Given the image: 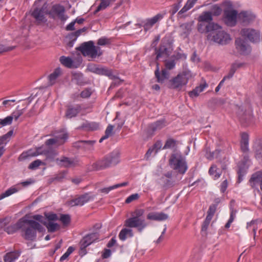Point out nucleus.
Instances as JSON below:
<instances>
[{"mask_svg": "<svg viewBox=\"0 0 262 262\" xmlns=\"http://www.w3.org/2000/svg\"><path fill=\"white\" fill-rule=\"evenodd\" d=\"M45 231V228L38 222L23 217L21 235L25 240L35 241L37 232L42 233Z\"/></svg>", "mask_w": 262, "mask_h": 262, "instance_id": "1", "label": "nucleus"}, {"mask_svg": "<svg viewBox=\"0 0 262 262\" xmlns=\"http://www.w3.org/2000/svg\"><path fill=\"white\" fill-rule=\"evenodd\" d=\"M144 212L145 211L143 209H136L132 213V216L125 221L124 226L136 228L139 232H142L147 226L144 218L142 217Z\"/></svg>", "mask_w": 262, "mask_h": 262, "instance_id": "2", "label": "nucleus"}, {"mask_svg": "<svg viewBox=\"0 0 262 262\" xmlns=\"http://www.w3.org/2000/svg\"><path fill=\"white\" fill-rule=\"evenodd\" d=\"M169 163L172 169L181 174H184L188 169L186 158L180 152L171 154Z\"/></svg>", "mask_w": 262, "mask_h": 262, "instance_id": "3", "label": "nucleus"}, {"mask_svg": "<svg viewBox=\"0 0 262 262\" xmlns=\"http://www.w3.org/2000/svg\"><path fill=\"white\" fill-rule=\"evenodd\" d=\"M119 162L120 152L118 150H114L105 156L102 159L96 162L94 166L97 170L104 169L115 166Z\"/></svg>", "mask_w": 262, "mask_h": 262, "instance_id": "4", "label": "nucleus"}, {"mask_svg": "<svg viewBox=\"0 0 262 262\" xmlns=\"http://www.w3.org/2000/svg\"><path fill=\"white\" fill-rule=\"evenodd\" d=\"M238 19V12L232 8L231 4H229L223 11V20L225 24L229 27H234L236 25Z\"/></svg>", "mask_w": 262, "mask_h": 262, "instance_id": "5", "label": "nucleus"}, {"mask_svg": "<svg viewBox=\"0 0 262 262\" xmlns=\"http://www.w3.org/2000/svg\"><path fill=\"white\" fill-rule=\"evenodd\" d=\"M221 29V28L209 33L207 36L208 39L220 45H226L230 41V36L229 34Z\"/></svg>", "mask_w": 262, "mask_h": 262, "instance_id": "6", "label": "nucleus"}, {"mask_svg": "<svg viewBox=\"0 0 262 262\" xmlns=\"http://www.w3.org/2000/svg\"><path fill=\"white\" fill-rule=\"evenodd\" d=\"M99 49V47L94 46L93 41H89L83 43L78 48V50L81 52L83 55L95 58L97 56L100 55V54H98V50Z\"/></svg>", "mask_w": 262, "mask_h": 262, "instance_id": "7", "label": "nucleus"}, {"mask_svg": "<svg viewBox=\"0 0 262 262\" xmlns=\"http://www.w3.org/2000/svg\"><path fill=\"white\" fill-rule=\"evenodd\" d=\"M99 238L97 233H91L85 235L80 241L79 254L83 256L87 253L86 247L95 242Z\"/></svg>", "mask_w": 262, "mask_h": 262, "instance_id": "8", "label": "nucleus"}, {"mask_svg": "<svg viewBox=\"0 0 262 262\" xmlns=\"http://www.w3.org/2000/svg\"><path fill=\"white\" fill-rule=\"evenodd\" d=\"M172 50L171 43L165 42V39L163 38L159 48L155 49L156 55V60H158L160 58H167L170 55Z\"/></svg>", "mask_w": 262, "mask_h": 262, "instance_id": "9", "label": "nucleus"}, {"mask_svg": "<svg viewBox=\"0 0 262 262\" xmlns=\"http://www.w3.org/2000/svg\"><path fill=\"white\" fill-rule=\"evenodd\" d=\"M65 12L66 9L64 6L59 4H56L53 5L51 9L47 13L52 19H55L57 18L61 21H64L68 17L65 14Z\"/></svg>", "mask_w": 262, "mask_h": 262, "instance_id": "10", "label": "nucleus"}, {"mask_svg": "<svg viewBox=\"0 0 262 262\" xmlns=\"http://www.w3.org/2000/svg\"><path fill=\"white\" fill-rule=\"evenodd\" d=\"M241 35L249 41L253 43L259 42L260 34L259 31L252 28L243 29L241 32Z\"/></svg>", "mask_w": 262, "mask_h": 262, "instance_id": "11", "label": "nucleus"}, {"mask_svg": "<svg viewBox=\"0 0 262 262\" xmlns=\"http://www.w3.org/2000/svg\"><path fill=\"white\" fill-rule=\"evenodd\" d=\"M221 28V26L214 23L198 21L197 24L198 31L201 33H210L213 31Z\"/></svg>", "mask_w": 262, "mask_h": 262, "instance_id": "12", "label": "nucleus"}, {"mask_svg": "<svg viewBox=\"0 0 262 262\" xmlns=\"http://www.w3.org/2000/svg\"><path fill=\"white\" fill-rule=\"evenodd\" d=\"M89 68L93 72L99 75L107 76L112 80H115L118 78V77L114 74L111 69L106 67L94 65L92 67H89Z\"/></svg>", "mask_w": 262, "mask_h": 262, "instance_id": "13", "label": "nucleus"}, {"mask_svg": "<svg viewBox=\"0 0 262 262\" xmlns=\"http://www.w3.org/2000/svg\"><path fill=\"white\" fill-rule=\"evenodd\" d=\"M94 197V195H91L90 193H85L77 198L71 200L69 201V204L72 207L77 206H81L88 202L90 200H93Z\"/></svg>", "mask_w": 262, "mask_h": 262, "instance_id": "14", "label": "nucleus"}, {"mask_svg": "<svg viewBox=\"0 0 262 262\" xmlns=\"http://www.w3.org/2000/svg\"><path fill=\"white\" fill-rule=\"evenodd\" d=\"M56 164L60 167L69 168L75 167L78 164V161L74 158L62 156L60 159H56Z\"/></svg>", "mask_w": 262, "mask_h": 262, "instance_id": "15", "label": "nucleus"}, {"mask_svg": "<svg viewBox=\"0 0 262 262\" xmlns=\"http://www.w3.org/2000/svg\"><path fill=\"white\" fill-rule=\"evenodd\" d=\"M249 184L252 188H256L259 192L260 191L257 187L259 185L262 191V171H258L253 173L249 180Z\"/></svg>", "mask_w": 262, "mask_h": 262, "instance_id": "16", "label": "nucleus"}, {"mask_svg": "<svg viewBox=\"0 0 262 262\" xmlns=\"http://www.w3.org/2000/svg\"><path fill=\"white\" fill-rule=\"evenodd\" d=\"M160 181L162 183V188L165 190L175 185V181L172 178L171 171H168L164 174L160 178Z\"/></svg>", "mask_w": 262, "mask_h": 262, "instance_id": "17", "label": "nucleus"}, {"mask_svg": "<svg viewBox=\"0 0 262 262\" xmlns=\"http://www.w3.org/2000/svg\"><path fill=\"white\" fill-rule=\"evenodd\" d=\"M235 44L236 49L241 54L246 55L250 53V46L243 39L237 38L235 40Z\"/></svg>", "mask_w": 262, "mask_h": 262, "instance_id": "18", "label": "nucleus"}, {"mask_svg": "<svg viewBox=\"0 0 262 262\" xmlns=\"http://www.w3.org/2000/svg\"><path fill=\"white\" fill-rule=\"evenodd\" d=\"M255 16L248 11H242L238 14V20L244 25H248L254 20Z\"/></svg>", "mask_w": 262, "mask_h": 262, "instance_id": "19", "label": "nucleus"}, {"mask_svg": "<svg viewBox=\"0 0 262 262\" xmlns=\"http://www.w3.org/2000/svg\"><path fill=\"white\" fill-rule=\"evenodd\" d=\"M31 15L35 18L37 25L45 23L47 21L42 9L35 8L32 12Z\"/></svg>", "mask_w": 262, "mask_h": 262, "instance_id": "20", "label": "nucleus"}, {"mask_svg": "<svg viewBox=\"0 0 262 262\" xmlns=\"http://www.w3.org/2000/svg\"><path fill=\"white\" fill-rule=\"evenodd\" d=\"M157 68L155 71V75L158 82L167 80L169 78V72L166 69H163L161 72L159 71V63L156 62Z\"/></svg>", "mask_w": 262, "mask_h": 262, "instance_id": "21", "label": "nucleus"}, {"mask_svg": "<svg viewBox=\"0 0 262 262\" xmlns=\"http://www.w3.org/2000/svg\"><path fill=\"white\" fill-rule=\"evenodd\" d=\"M163 17V15L159 13L153 17L146 19L143 25L144 31L147 32L148 30L150 29L155 24H156L159 20L162 19Z\"/></svg>", "mask_w": 262, "mask_h": 262, "instance_id": "22", "label": "nucleus"}, {"mask_svg": "<svg viewBox=\"0 0 262 262\" xmlns=\"http://www.w3.org/2000/svg\"><path fill=\"white\" fill-rule=\"evenodd\" d=\"M192 74L188 70H184L176 77L172 78L170 82H187L191 80Z\"/></svg>", "mask_w": 262, "mask_h": 262, "instance_id": "23", "label": "nucleus"}, {"mask_svg": "<svg viewBox=\"0 0 262 262\" xmlns=\"http://www.w3.org/2000/svg\"><path fill=\"white\" fill-rule=\"evenodd\" d=\"M168 218V215L164 212H150L147 215V220L156 221H165Z\"/></svg>", "mask_w": 262, "mask_h": 262, "instance_id": "24", "label": "nucleus"}, {"mask_svg": "<svg viewBox=\"0 0 262 262\" xmlns=\"http://www.w3.org/2000/svg\"><path fill=\"white\" fill-rule=\"evenodd\" d=\"M43 155L45 156V161L47 162H56L55 157L57 156L58 152L53 149L45 148L43 146Z\"/></svg>", "mask_w": 262, "mask_h": 262, "instance_id": "25", "label": "nucleus"}, {"mask_svg": "<svg viewBox=\"0 0 262 262\" xmlns=\"http://www.w3.org/2000/svg\"><path fill=\"white\" fill-rule=\"evenodd\" d=\"M23 221V217L20 218L15 224L6 227L5 229V231L9 234H12L17 232L18 230H20L21 231Z\"/></svg>", "mask_w": 262, "mask_h": 262, "instance_id": "26", "label": "nucleus"}, {"mask_svg": "<svg viewBox=\"0 0 262 262\" xmlns=\"http://www.w3.org/2000/svg\"><path fill=\"white\" fill-rule=\"evenodd\" d=\"M21 251L20 250H15L7 253L4 256L5 262H14L20 255Z\"/></svg>", "mask_w": 262, "mask_h": 262, "instance_id": "27", "label": "nucleus"}, {"mask_svg": "<svg viewBox=\"0 0 262 262\" xmlns=\"http://www.w3.org/2000/svg\"><path fill=\"white\" fill-rule=\"evenodd\" d=\"M123 228L119 233L118 237L122 241H125L127 238L134 236L133 230L132 228L126 227Z\"/></svg>", "mask_w": 262, "mask_h": 262, "instance_id": "28", "label": "nucleus"}, {"mask_svg": "<svg viewBox=\"0 0 262 262\" xmlns=\"http://www.w3.org/2000/svg\"><path fill=\"white\" fill-rule=\"evenodd\" d=\"M166 122L165 119H161L149 125V129L152 132L160 130L165 126Z\"/></svg>", "mask_w": 262, "mask_h": 262, "instance_id": "29", "label": "nucleus"}, {"mask_svg": "<svg viewBox=\"0 0 262 262\" xmlns=\"http://www.w3.org/2000/svg\"><path fill=\"white\" fill-rule=\"evenodd\" d=\"M78 128L84 129L86 131H94L99 128V124L96 122H86L82 123Z\"/></svg>", "mask_w": 262, "mask_h": 262, "instance_id": "30", "label": "nucleus"}, {"mask_svg": "<svg viewBox=\"0 0 262 262\" xmlns=\"http://www.w3.org/2000/svg\"><path fill=\"white\" fill-rule=\"evenodd\" d=\"M80 111L81 106L79 105H77L75 107L70 106L67 109L66 116L68 118H72L76 117Z\"/></svg>", "mask_w": 262, "mask_h": 262, "instance_id": "31", "label": "nucleus"}, {"mask_svg": "<svg viewBox=\"0 0 262 262\" xmlns=\"http://www.w3.org/2000/svg\"><path fill=\"white\" fill-rule=\"evenodd\" d=\"M212 13L210 11H204L198 17V21L206 23H213Z\"/></svg>", "mask_w": 262, "mask_h": 262, "instance_id": "32", "label": "nucleus"}, {"mask_svg": "<svg viewBox=\"0 0 262 262\" xmlns=\"http://www.w3.org/2000/svg\"><path fill=\"white\" fill-rule=\"evenodd\" d=\"M208 86L207 83H203L199 86H196L193 90L189 92L188 95L191 98L196 97L199 95V94L203 91L204 89Z\"/></svg>", "mask_w": 262, "mask_h": 262, "instance_id": "33", "label": "nucleus"}, {"mask_svg": "<svg viewBox=\"0 0 262 262\" xmlns=\"http://www.w3.org/2000/svg\"><path fill=\"white\" fill-rule=\"evenodd\" d=\"M249 135L246 133L241 134V147L243 151L248 150Z\"/></svg>", "mask_w": 262, "mask_h": 262, "instance_id": "34", "label": "nucleus"}, {"mask_svg": "<svg viewBox=\"0 0 262 262\" xmlns=\"http://www.w3.org/2000/svg\"><path fill=\"white\" fill-rule=\"evenodd\" d=\"M193 22H189L184 23L180 25V28L182 30V33L186 36H187L192 30V26Z\"/></svg>", "mask_w": 262, "mask_h": 262, "instance_id": "35", "label": "nucleus"}, {"mask_svg": "<svg viewBox=\"0 0 262 262\" xmlns=\"http://www.w3.org/2000/svg\"><path fill=\"white\" fill-rule=\"evenodd\" d=\"M59 61L60 63L66 67L69 68H72L74 67L73 65V61L69 57H66L64 56H61L60 57Z\"/></svg>", "mask_w": 262, "mask_h": 262, "instance_id": "36", "label": "nucleus"}, {"mask_svg": "<svg viewBox=\"0 0 262 262\" xmlns=\"http://www.w3.org/2000/svg\"><path fill=\"white\" fill-rule=\"evenodd\" d=\"M243 66V63H234L232 65L230 71L228 75L225 76L224 78L221 81V82H224L225 80L229 79L232 77L235 73L237 69Z\"/></svg>", "mask_w": 262, "mask_h": 262, "instance_id": "37", "label": "nucleus"}, {"mask_svg": "<svg viewBox=\"0 0 262 262\" xmlns=\"http://www.w3.org/2000/svg\"><path fill=\"white\" fill-rule=\"evenodd\" d=\"M43 225L46 227L49 232H54L60 228V226L57 223L53 222H49L43 223Z\"/></svg>", "mask_w": 262, "mask_h": 262, "instance_id": "38", "label": "nucleus"}, {"mask_svg": "<svg viewBox=\"0 0 262 262\" xmlns=\"http://www.w3.org/2000/svg\"><path fill=\"white\" fill-rule=\"evenodd\" d=\"M115 1V0H101L99 5L94 12V13L95 14L100 10L105 9L110 5L111 3H113Z\"/></svg>", "mask_w": 262, "mask_h": 262, "instance_id": "39", "label": "nucleus"}, {"mask_svg": "<svg viewBox=\"0 0 262 262\" xmlns=\"http://www.w3.org/2000/svg\"><path fill=\"white\" fill-rule=\"evenodd\" d=\"M128 185V182H123L120 184L114 185L112 186H110L107 188H104L100 190V192L104 193H108L111 190L116 189L120 187L125 186Z\"/></svg>", "mask_w": 262, "mask_h": 262, "instance_id": "40", "label": "nucleus"}, {"mask_svg": "<svg viewBox=\"0 0 262 262\" xmlns=\"http://www.w3.org/2000/svg\"><path fill=\"white\" fill-rule=\"evenodd\" d=\"M220 151L218 149H216L213 151H211L210 149L207 147L206 148L205 157L207 159L212 160L215 157L216 158L220 154Z\"/></svg>", "mask_w": 262, "mask_h": 262, "instance_id": "41", "label": "nucleus"}, {"mask_svg": "<svg viewBox=\"0 0 262 262\" xmlns=\"http://www.w3.org/2000/svg\"><path fill=\"white\" fill-rule=\"evenodd\" d=\"M13 134V130H10L7 134L0 136V146L3 144H6L10 141Z\"/></svg>", "mask_w": 262, "mask_h": 262, "instance_id": "42", "label": "nucleus"}, {"mask_svg": "<svg viewBox=\"0 0 262 262\" xmlns=\"http://www.w3.org/2000/svg\"><path fill=\"white\" fill-rule=\"evenodd\" d=\"M178 141L172 138H168L165 142V143L163 147V149H169L175 147L177 145Z\"/></svg>", "mask_w": 262, "mask_h": 262, "instance_id": "43", "label": "nucleus"}, {"mask_svg": "<svg viewBox=\"0 0 262 262\" xmlns=\"http://www.w3.org/2000/svg\"><path fill=\"white\" fill-rule=\"evenodd\" d=\"M61 70L59 68L55 69L54 72L48 76V80L50 81H54L61 74Z\"/></svg>", "mask_w": 262, "mask_h": 262, "instance_id": "44", "label": "nucleus"}, {"mask_svg": "<svg viewBox=\"0 0 262 262\" xmlns=\"http://www.w3.org/2000/svg\"><path fill=\"white\" fill-rule=\"evenodd\" d=\"M58 139V145H62L65 143L68 138V134L67 133L61 132L58 135L55 136Z\"/></svg>", "mask_w": 262, "mask_h": 262, "instance_id": "45", "label": "nucleus"}, {"mask_svg": "<svg viewBox=\"0 0 262 262\" xmlns=\"http://www.w3.org/2000/svg\"><path fill=\"white\" fill-rule=\"evenodd\" d=\"M171 58L173 59L174 60H184L187 58V55L183 52L176 51L174 52V54L171 56Z\"/></svg>", "mask_w": 262, "mask_h": 262, "instance_id": "46", "label": "nucleus"}, {"mask_svg": "<svg viewBox=\"0 0 262 262\" xmlns=\"http://www.w3.org/2000/svg\"><path fill=\"white\" fill-rule=\"evenodd\" d=\"M46 163L44 162H42L40 160L37 159L36 160L32 162H31L28 168L31 170H35L37 169L40 165H46Z\"/></svg>", "mask_w": 262, "mask_h": 262, "instance_id": "47", "label": "nucleus"}, {"mask_svg": "<svg viewBox=\"0 0 262 262\" xmlns=\"http://www.w3.org/2000/svg\"><path fill=\"white\" fill-rule=\"evenodd\" d=\"M86 30L85 27L82 29H79L74 32L71 33L69 35L70 39L72 41H74L76 40L77 38L82 33Z\"/></svg>", "mask_w": 262, "mask_h": 262, "instance_id": "48", "label": "nucleus"}, {"mask_svg": "<svg viewBox=\"0 0 262 262\" xmlns=\"http://www.w3.org/2000/svg\"><path fill=\"white\" fill-rule=\"evenodd\" d=\"M18 190L15 187H11L7 189L5 192L2 193L0 195V200L3 199L4 198L9 196L10 195L17 192Z\"/></svg>", "mask_w": 262, "mask_h": 262, "instance_id": "49", "label": "nucleus"}, {"mask_svg": "<svg viewBox=\"0 0 262 262\" xmlns=\"http://www.w3.org/2000/svg\"><path fill=\"white\" fill-rule=\"evenodd\" d=\"M113 128V125H108L105 131V135L100 139L99 142H102L103 140L108 138L110 136H111L112 135Z\"/></svg>", "mask_w": 262, "mask_h": 262, "instance_id": "50", "label": "nucleus"}, {"mask_svg": "<svg viewBox=\"0 0 262 262\" xmlns=\"http://www.w3.org/2000/svg\"><path fill=\"white\" fill-rule=\"evenodd\" d=\"M246 173V169L244 166H239L237 170L238 183H241L243 180V177Z\"/></svg>", "mask_w": 262, "mask_h": 262, "instance_id": "51", "label": "nucleus"}, {"mask_svg": "<svg viewBox=\"0 0 262 262\" xmlns=\"http://www.w3.org/2000/svg\"><path fill=\"white\" fill-rule=\"evenodd\" d=\"M165 62V69L168 71V70H170L174 68L176 66L175 60L171 58L170 60L165 59L164 60Z\"/></svg>", "mask_w": 262, "mask_h": 262, "instance_id": "52", "label": "nucleus"}, {"mask_svg": "<svg viewBox=\"0 0 262 262\" xmlns=\"http://www.w3.org/2000/svg\"><path fill=\"white\" fill-rule=\"evenodd\" d=\"M217 208V205H211L207 211V214L206 217L212 220L213 215H214Z\"/></svg>", "mask_w": 262, "mask_h": 262, "instance_id": "53", "label": "nucleus"}, {"mask_svg": "<svg viewBox=\"0 0 262 262\" xmlns=\"http://www.w3.org/2000/svg\"><path fill=\"white\" fill-rule=\"evenodd\" d=\"M83 149L85 150H92L94 149V144L96 142L94 140H84Z\"/></svg>", "mask_w": 262, "mask_h": 262, "instance_id": "54", "label": "nucleus"}, {"mask_svg": "<svg viewBox=\"0 0 262 262\" xmlns=\"http://www.w3.org/2000/svg\"><path fill=\"white\" fill-rule=\"evenodd\" d=\"M45 216L48 221V222L56 221L58 220L57 215L54 213H45Z\"/></svg>", "mask_w": 262, "mask_h": 262, "instance_id": "55", "label": "nucleus"}, {"mask_svg": "<svg viewBox=\"0 0 262 262\" xmlns=\"http://www.w3.org/2000/svg\"><path fill=\"white\" fill-rule=\"evenodd\" d=\"M209 173L210 175L213 176L215 179L219 178L221 176V173L217 172L216 166L214 165H212L210 167Z\"/></svg>", "mask_w": 262, "mask_h": 262, "instance_id": "56", "label": "nucleus"}, {"mask_svg": "<svg viewBox=\"0 0 262 262\" xmlns=\"http://www.w3.org/2000/svg\"><path fill=\"white\" fill-rule=\"evenodd\" d=\"M60 221L64 225L67 226L70 224L71 222V217L69 214H61L60 217Z\"/></svg>", "mask_w": 262, "mask_h": 262, "instance_id": "57", "label": "nucleus"}, {"mask_svg": "<svg viewBox=\"0 0 262 262\" xmlns=\"http://www.w3.org/2000/svg\"><path fill=\"white\" fill-rule=\"evenodd\" d=\"M43 146L36 147L35 151L29 155L30 156L36 157L39 155H43Z\"/></svg>", "mask_w": 262, "mask_h": 262, "instance_id": "58", "label": "nucleus"}, {"mask_svg": "<svg viewBox=\"0 0 262 262\" xmlns=\"http://www.w3.org/2000/svg\"><path fill=\"white\" fill-rule=\"evenodd\" d=\"M186 83H168L167 86L169 89H177L179 90L183 85Z\"/></svg>", "mask_w": 262, "mask_h": 262, "instance_id": "59", "label": "nucleus"}, {"mask_svg": "<svg viewBox=\"0 0 262 262\" xmlns=\"http://www.w3.org/2000/svg\"><path fill=\"white\" fill-rule=\"evenodd\" d=\"M12 118L10 116H7L3 119H0V125L2 126H5L10 125L12 123Z\"/></svg>", "mask_w": 262, "mask_h": 262, "instance_id": "60", "label": "nucleus"}, {"mask_svg": "<svg viewBox=\"0 0 262 262\" xmlns=\"http://www.w3.org/2000/svg\"><path fill=\"white\" fill-rule=\"evenodd\" d=\"M212 15L219 16L222 12V10L220 7L217 5H214L212 8Z\"/></svg>", "mask_w": 262, "mask_h": 262, "instance_id": "61", "label": "nucleus"}, {"mask_svg": "<svg viewBox=\"0 0 262 262\" xmlns=\"http://www.w3.org/2000/svg\"><path fill=\"white\" fill-rule=\"evenodd\" d=\"M24 112V109L16 110L11 114L10 117H12V120L14 119L15 120H17L23 114Z\"/></svg>", "mask_w": 262, "mask_h": 262, "instance_id": "62", "label": "nucleus"}, {"mask_svg": "<svg viewBox=\"0 0 262 262\" xmlns=\"http://www.w3.org/2000/svg\"><path fill=\"white\" fill-rule=\"evenodd\" d=\"M252 115L251 113H249L248 115L244 114L240 117V120L242 121H245L246 123H249L252 119Z\"/></svg>", "mask_w": 262, "mask_h": 262, "instance_id": "63", "label": "nucleus"}, {"mask_svg": "<svg viewBox=\"0 0 262 262\" xmlns=\"http://www.w3.org/2000/svg\"><path fill=\"white\" fill-rule=\"evenodd\" d=\"M255 157L257 159L262 161V146H259L258 148L256 149Z\"/></svg>", "mask_w": 262, "mask_h": 262, "instance_id": "64", "label": "nucleus"}]
</instances>
